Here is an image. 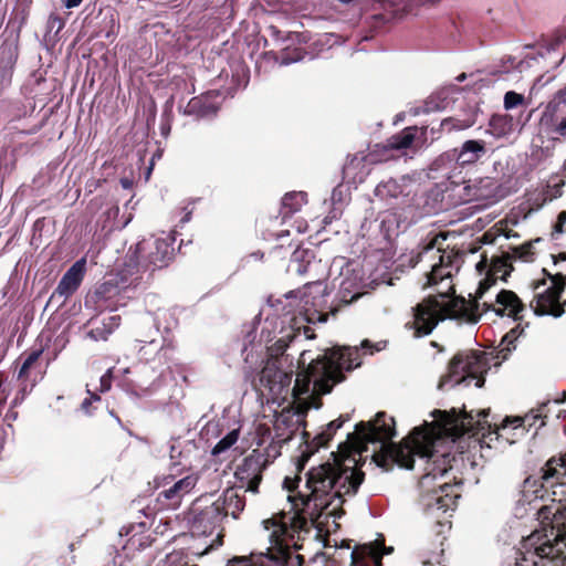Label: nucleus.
<instances>
[{
	"mask_svg": "<svg viewBox=\"0 0 566 566\" xmlns=\"http://www.w3.org/2000/svg\"><path fill=\"white\" fill-rule=\"evenodd\" d=\"M49 23L54 27L55 23L59 24V29H61L63 25H64V21L62 18H60L59 15L56 14H51L50 18H49Z\"/></svg>",
	"mask_w": 566,
	"mask_h": 566,
	"instance_id": "57",
	"label": "nucleus"
},
{
	"mask_svg": "<svg viewBox=\"0 0 566 566\" xmlns=\"http://www.w3.org/2000/svg\"><path fill=\"white\" fill-rule=\"evenodd\" d=\"M312 253L308 250L297 249L293 252L291 258V263L295 264V271L298 274H304L307 272V266L310 262L307 258H310Z\"/></svg>",
	"mask_w": 566,
	"mask_h": 566,
	"instance_id": "43",
	"label": "nucleus"
},
{
	"mask_svg": "<svg viewBox=\"0 0 566 566\" xmlns=\"http://www.w3.org/2000/svg\"><path fill=\"white\" fill-rule=\"evenodd\" d=\"M566 223V211L563 210L557 216V221L554 226V232L556 233H563L564 232V224Z\"/></svg>",
	"mask_w": 566,
	"mask_h": 566,
	"instance_id": "53",
	"label": "nucleus"
},
{
	"mask_svg": "<svg viewBox=\"0 0 566 566\" xmlns=\"http://www.w3.org/2000/svg\"><path fill=\"white\" fill-rule=\"evenodd\" d=\"M82 1L83 0H63V3L66 8L71 9V8L78 7Z\"/></svg>",
	"mask_w": 566,
	"mask_h": 566,
	"instance_id": "62",
	"label": "nucleus"
},
{
	"mask_svg": "<svg viewBox=\"0 0 566 566\" xmlns=\"http://www.w3.org/2000/svg\"><path fill=\"white\" fill-rule=\"evenodd\" d=\"M516 329L506 333L499 347L492 352L467 350L457 353L448 365V373L441 377L439 388L448 384L460 385L469 379H475V386L482 387L485 382L484 374L491 366L499 367L507 360L511 353L516 348Z\"/></svg>",
	"mask_w": 566,
	"mask_h": 566,
	"instance_id": "5",
	"label": "nucleus"
},
{
	"mask_svg": "<svg viewBox=\"0 0 566 566\" xmlns=\"http://www.w3.org/2000/svg\"><path fill=\"white\" fill-rule=\"evenodd\" d=\"M392 547L385 545L384 536L374 542L359 545L350 553V566H381L382 556L391 554Z\"/></svg>",
	"mask_w": 566,
	"mask_h": 566,
	"instance_id": "19",
	"label": "nucleus"
},
{
	"mask_svg": "<svg viewBox=\"0 0 566 566\" xmlns=\"http://www.w3.org/2000/svg\"><path fill=\"white\" fill-rule=\"evenodd\" d=\"M547 406L548 403H543L538 408L531 410L524 417H515L512 420L510 418H506L503 421L502 429H505L509 423H514V428L523 427L527 429V431L531 430L532 428H535L534 434H536L537 430L546 424Z\"/></svg>",
	"mask_w": 566,
	"mask_h": 566,
	"instance_id": "30",
	"label": "nucleus"
},
{
	"mask_svg": "<svg viewBox=\"0 0 566 566\" xmlns=\"http://www.w3.org/2000/svg\"><path fill=\"white\" fill-rule=\"evenodd\" d=\"M293 373L284 371L275 366H265L259 375L261 390H268L273 397L282 396L289 391Z\"/></svg>",
	"mask_w": 566,
	"mask_h": 566,
	"instance_id": "23",
	"label": "nucleus"
},
{
	"mask_svg": "<svg viewBox=\"0 0 566 566\" xmlns=\"http://www.w3.org/2000/svg\"><path fill=\"white\" fill-rule=\"evenodd\" d=\"M349 413L340 415L337 419L327 423L325 429L318 434H316L312 440H308L310 434L306 431L303 432V436L305 438V446L296 460L297 474L295 475L294 479H284V486L290 492L294 491L297 488L301 481L300 473L304 470L311 457L314 453H316L321 448L327 447L328 442L333 439L336 431L340 429L345 422L349 421Z\"/></svg>",
	"mask_w": 566,
	"mask_h": 566,
	"instance_id": "8",
	"label": "nucleus"
},
{
	"mask_svg": "<svg viewBox=\"0 0 566 566\" xmlns=\"http://www.w3.org/2000/svg\"><path fill=\"white\" fill-rule=\"evenodd\" d=\"M133 274L126 271V268L124 269V273H127L132 276V279L128 281V279H125V282H128L129 285H137L139 281L142 280L140 273L136 272V269H133Z\"/></svg>",
	"mask_w": 566,
	"mask_h": 566,
	"instance_id": "55",
	"label": "nucleus"
},
{
	"mask_svg": "<svg viewBox=\"0 0 566 566\" xmlns=\"http://www.w3.org/2000/svg\"><path fill=\"white\" fill-rule=\"evenodd\" d=\"M329 293L323 281L306 283L298 304V313L307 323H324L329 315L335 316L339 306L328 304Z\"/></svg>",
	"mask_w": 566,
	"mask_h": 566,
	"instance_id": "7",
	"label": "nucleus"
},
{
	"mask_svg": "<svg viewBox=\"0 0 566 566\" xmlns=\"http://www.w3.org/2000/svg\"><path fill=\"white\" fill-rule=\"evenodd\" d=\"M239 439L238 430L230 431L226 437L218 441V443L212 448L211 454L213 457H219L223 452L228 451Z\"/></svg>",
	"mask_w": 566,
	"mask_h": 566,
	"instance_id": "42",
	"label": "nucleus"
},
{
	"mask_svg": "<svg viewBox=\"0 0 566 566\" xmlns=\"http://www.w3.org/2000/svg\"><path fill=\"white\" fill-rule=\"evenodd\" d=\"M130 510L142 513L146 518H154L158 512L167 509L159 503L158 496L155 500L150 496H143L132 502Z\"/></svg>",
	"mask_w": 566,
	"mask_h": 566,
	"instance_id": "34",
	"label": "nucleus"
},
{
	"mask_svg": "<svg viewBox=\"0 0 566 566\" xmlns=\"http://www.w3.org/2000/svg\"><path fill=\"white\" fill-rule=\"evenodd\" d=\"M18 417V412L13 410V407L6 415L7 420H15Z\"/></svg>",
	"mask_w": 566,
	"mask_h": 566,
	"instance_id": "64",
	"label": "nucleus"
},
{
	"mask_svg": "<svg viewBox=\"0 0 566 566\" xmlns=\"http://www.w3.org/2000/svg\"><path fill=\"white\" fill-rule=\"evenodd\" d=\"M489 266H490V265L488 264V259H486V256H483V258L481 259V261H479V262H478V264H476V270H478L480 273H482L483 271H485L486 269H489Z\"/></svg>",
	"mask_w": 566,
	"mask_h": 566,
	"instance_id": "58",
	"label": "nucleus"
},
{
	"mask_svg": "<svg viewBox=\"0 0 566 566\" xmlns=\"http://www.w3.org/2000/svg\"><path fill=\"white\" fill-rule=\"evenodd\" d=\"M307 350H303L300 358L301 370L296 374L295 384L292 388V397L295 403V413L305 417L312 403L303 399L304 395L311 392L313 386L312 398L317 403L315 408L322 405L321 396L329 394L334 386L345 380L344 370L350 371L360 366L359 352L357 347L350 346H333L326 348L323 355L305 366Z\"/></svg>",
	"mask_w": 566,
	"mask_h": 566,
	"instance_id": "3",
	"label": "nucleus"
},
{
	"mask_svg": "<svg viewBox=\"0 0 566 566\" xmlns=\"http://www.w3.org/2000/svg\"><path fill=\"white\" fill-rule=\"evenodd\" d=\"M197 482L196 474H189L178 481H174L171 475L165 476L164 490L157 494L159 503H163L167 510H177L181 505L182 499L195 489Z\"/></svg>",
	"mask_w": 566,
	"mask_h": 566,
	"instance_id": "14",
	"label": "nucleus"
},
{
	"mask_svg": "<svg viewBox=\"0 0 566 566\" xmlns=\"http://www.w3.org/2000/svg\"><path fill=\"white\" fill-rule=\"evenodd\" d=\"M413 321L406 324L407 328L413 329L415 337L430 335L439 322L443 321L440 311V301L437 296H428L418 303L413 308Z\"/></svg>",
	"mask_w": 566,
	"mask_h": 566,
	"instance_id": "10",
	"label": "nucleus"
},
{
	"mask_svg": "<svg viewBox=\"0 0 566 566\" xmlns=\"http://www.w3.org/2000/svg\"><path fill=\"white\" fill-rule=\"evenodd\" d=\"M554 263L564 262L566 261V252H560L557 255H553Z\"/></svg>",
	"mask_w": 566,
	"mask_h": 566,
	"instance_id": "63",
	"label": "nucleus"
},
{
	"mask_svg": "<svg viewBox=\"0 0 566 566\" xmlns=\"http://www.w3.org/2000/svg\"><path fill=\"white\" fill-rule=\"evenodd\" d=\"M543 279L535 280L531 283V287L533 291H538L542 286L546 285V281L549 280L552 282V285H554V274H552L547 269H542Z\"/></svg>",
	"mask_w": 566,
	"mask_h": 566,
	"instance_id": "49",
	"label": "nucleus"
},
{
	"mask_svg": "<svg viewBox=\"0 0 566 566\" xmlns=\"http://www.w3.org/2000/svg\"><path fill=\"white\" fill-rule=\"evenodd\" d=\"M549 484L566 486V451L551 457L541 469L539 478L527 476L523 482V489L526 492L530 491V488L541 486L543 489V485Z\"/></svg>",
	"mask_w": 566,
	"mask_h": 566,
	"instance_id": "16",
	"label": "nucleus"
},
{
	"mask_svg": "<svg viewBox=\"0 0 566 566\" xmlns=\"http://www.w3.org/2000/svg\"><path fill=\"white\" fill-rule=\"evenodd\" d=\"M303 334L307 339H314L316 337L314 329L310 326H303Z\"/></svg>",
	"mask_w": 566,
	"mask_h": 566,
	"instance_id": "59",
	"label": "nucleus"
},
{
	"mask_svg": "<svg viewBox=\"0 0 566 566\" xmlns=\"http://www.w3.org/2000/svg\"><path fill=\"white\" fill-rule=\"evenodd\" d=\"M541 239H536L534 241H527L518 247L511 248L510 256L511 260H521L523 262H533L535 252H534V242H538Z\"/></svg>",
	"mask_w": 566,
	"mask_h": 566,
	"instance_id": "41",
	"label": "nucleus"
},
{
	"mask_svg": "<svg viewBox=\"0 0 566 566\" xmlns=\"http://www.w3.org/2000/svg\"><path fill=\"white\" fill-rule=\"evenodd\" d=\"M305 53L306 52L302 48L286 46L281 51V65H289L291 63L298 62L304 57Z\"/></svg>",
	"mask_w": 566,
	"mask_h": 566,
	"instance_id": "44",
	"label": "nucleus"
},
{
	"mask_svg": "<svg viewBox=\"0 0 566 566\" xmlns=\"http://www.w3.org/2000/svg\"><path fill=\"white\" fill-rule=\"evenodd\" d=\"M497 188V182L492 177L468 178L465 185L451 196L454 198V205L470 201H483L489 205L496 201Z\"/></svg>",
	"mask_w": 566,
	"mask_h": 566,
	"instance_id": "12",
	"label": "nucleus"
},
{
	"mask_svg": "<svg viewBox=\"0 0 566 566\" xmlns=\"http://www.w3.org/2000/svg\"><path fill=\"white\" fill-rule=\"evenodd\" d=\"M465 166L452 158L447 151L437 157L430 166L432 178H443L444 192L454 191L455 193L463 187L468 180Z\"/></svg>",
	"mask_w": 566,
	"mask_h": 566,
	"instance_id": "11",
	"label": "nucleus"
},
{
	"mask_svg": "<svg viewBox=\"0 0 566 566\" xmlns=\"http://www.w3.org/2000/svg\"><path fill=\"white\" fill-rule=\"evenodd\" d=\"M563 294V286L554 285L548 286L542 292H536L534 295L535 306L533 312L537 316H553L560 317L564 314V304L560 302Z\"/></svg>",
	"mask_w": 566,
	"mask_h": 566,
	"instance_id": "20",
	"label": "nucleus"
},
{
	"mask_svg": "<svg viewBox=\"0 0 566 566\" xmlns=\"http://www.w3.org/2000/svg\"><path fill=\"white\" fill-rule=\"evenodd\" d=\"M488 415L489 411L483 410L479 413L483 419L474 421L472 415L467 411L458 413L455 409L450 411L436 409L432 412V416L444 430H453L458 434L471 433L473 436L479 433V427L483 428V423L488 422Z\"/></svg>",
	"mask_w": 566,
	"mask_h": 566,
	"instance_id": "13",
	"label": "nucleus"
},
{
	"mask_svg": "<svg viewBox=\"0 0 566 566\" xmlns=\"http://www.w3.org/2000/svg\"><path fill=\"white\" fill-rule=\"evenodd\" d=\"M428 127L408 126L389 137L384 146L385 150H402L420 148L427 143Z\"/></svg>",
	"mask_w": 566,
	"mask_h": 566,
	"instance_id": "22",
	"label": "nucleus"
},
{
	"mask_svg": "<svg viewBox=\"0 0 566 566\" xmlns=\"http://www.w3.org/2000/svg\"><path fill=\"white\" fill-rule=\"evenodd\" d=\"M269 35L274 40H284L283 32L276 25L268 27Z\"/></svg>",
	"mask_w": 566,
	"mask_h": 566,
	"instance_id": "54",
	"label": "nucleus"
},
{
	"mask_svg": "<svg viewBox=\"0 0 566 566\" xmlns=\"http://www.w3.org/2000/svg\"><path fill=\"white\" fill-rule=\"evenodd\" d=\"M514 117L510 114H494L489 122L490 132L495 137H504L515 128Z\"/></svg>",
	"mask_w": 566,
	"mask_h": 566,
	"instance_id": "33",
	"label": "nucleus"
},
{
	"mask_svg": "<svg viewBox=\"0 0 566 566\" xmlns=\"http://www.w3.org/2000/svg\"><path fill=\"white\" fill-rule=\"evenodd\" d=\"M480 303L474 297L472 301H467L463 296H452L447 302H440L441 317L443 321L461 319L467 323L475 324L479 322L482 313L479 311Z\"/></svg>",
	"mask_w": 566,
	"mask_h": 566,
	"instance_id": "18",
	"label": "nucleus"
},
{
	"mask_svg": "<svg viewBox=\"0 0 566 566\" xmlns=\"http://www.w3.org/2000/svg\"><path fill=\"white\" fill-rule=\"evenodd\" d=\"M92 403H93V402L91 401V399L85 398V399L83 400L82 405H81L82 410H83L85 413L91 415V406H92Z\"/></svg>",
	"mask_w": 566,
	"mask_h": 566,
	"instance_id": "60",
	"label": "nucleus"
},
{
	"mask_svg": "<svg viewBox=\"0 0 566 566\" xmlns=\"http://www.w3.org/2000/svg\"><path fill=\"white\" fill-rule=\"evenodd\" d=\"M120 292L118 282L116 279H109L99 285L94 291V297L96 301H107L117 296Z\"/></svg>",
	"mask_w": 566,
	"mask_h": 566,
	"instance_id": "40",
	"label": "nucleus"
},
{
	"mask_svg": "<svg viewBox=\"0 0 566 566\" xmlns=\"http://www.w3.org/2000/svg\"><path fill=\"white\" fill-rule=\"evenodd\" d=\"M18 60L17 49L10 44L0 48V71L2 74L11 73Z\"/></svg>",
	"mask_w": 566,
	"mask_h": 566,
	"instance_id": "39",
	"label": "nucleus"
},
{
	"mask_svg": "<svg viewBox=\"0 0 566 566\" xmlns=\"http://www.w3.org/2000/svg\"><path fill=\"white\" fill-rule=\"evenodd\" d=\"M497 277L490 271H486L485 277L479 283L475 292V298L479 301L497 282Z\"/></svg>",
	"mask_w": 566,
	"mask_h": 566,
	"instance_id": "46",
	"label": "nucleus"
},
{
	"mask_svg": "<svg viewBox=\"0 0 566 566\" xmlns=\"http://www.w3.org/2000/svg\"><path fill=\"white\" fill-rule=\"evenodd\" d=\"M535 497H549L552 503L537 511V518L546 541L537 544L535 534L524 543L526 553L517 558L536 563V566H566V486L564 484L531 488Z\"/></svg>",
	"mask_w": 566,
	"mask_h": 566,
	"instance_id": "4",
	"label": "nucleus"
},
{
	"mask_svg": "<svg viewBox=\"0 0 566 566\" xmlns=\"http://www.w3.org/2000/svg\"><path fill=\"white\" fill-rule=\"evenodd\" d=\"M349 413L340 415L337 419L327 423L325 429L318 434H316L312 440H308L310 434L306 431L303 432V436L305 438V446L296 460L297 474L295 475L294 479H284V486L290 492L294 491L297 488L301 481L300 473L304 470L311 457L314 453H316L321 448L327 447L328 442L333 439L336 431L340 429L345 422L349 421Z\"/></svg>",
	"mask_w": 566,
	"mask_h": 566,
	"instance_id": "9",
	"label": "nucleus"
},
{
	"mask_svg": "<svg viewBox=\"0 0 566 566\" xmlns=\"http://www.w3.org/2000/svg\"><path fill=\"white\" fill-rule=\"evenodd\" d=\"M119 323L120 316H111L107 319L103 321L102 325L92 328L88 335L94 340H107L109 335L114 332V329L119 326Z\"/></svg>",
	"mask_w": 566,
	"mask_h": 566,
	"instance_id": "37",
	"label": "nucleus"
},
{
	"mask_svg": "<svg viewBox=\"0 0 566 566\" xmlns=\"http://www.w3.org/2000/svg\"><path fill=\"white\" fill-rule=\"evenodd\" d=\"M472 125H473L472 120H461V119H455V118L450 117V118L443 119L440 124V127L441 128L447 127L449 130H452V129L461 130V129L469 128Z\"/></svg>",
	"mask_w": 566,
	"mask_h": 566,
	"instance_id": "47",
	"label": "nucleus"
},
{
	"mask_svg": "<svg viewBox=\"0 0 566 566\" xmlns=\"http://www.w3.org/2000/svg\"><path fill=\"white\" fill-rule=\"evenodd\" d=\"M223 518L214 503L205 506L203 509L193 511L191 518V531L197 535H211L217 528L221 526Z\"/></svg>",
	"mask_w": 566,
	"mask_h": 566,
	"instance_id": "25",
	"label": "nucleus"
},
{
	"mask_svg": "<svg viewBox=\"0 0 566 566\" xmlns=\"http://www.w3.org/2000/svg\"><path fill=\"white\" fill-rule=\"evenodd\" d=\"M524 103V96L514 91H509L504 95V107L505 109H512Z\"/></svg>",
	"mask_w": 566,
	"mask_h": 566,
	"instance_id": "48",
	"label": "nucleus"
},
{
	"mask_svg": "<svg viewBox=\"0 0 566 566\" xmlns=\"http://www.w3.org/2000/svg\"><path fill=\"white\" fill-rule=\"evenodd\" d=\"M497 305L495 314L500 317L507 316L514 321L522 319V313L525 311V304L517 296V294L511 290H501L495 298Z\"/></svg>",
	"mask_w": 566,
	"mask_h": 566,
	"instance_id": "28",
	"label": "nucleus"
},
{
	"mask_svg": "<svg viewBox=\"0 0 566 566\" xmlns=\"http://www.w3.org/2000/svg\"><path fill=\"white\" fill-rule=\"evenodd\" d=\"M554 283L557 284V286H563V292L565 291L566 289V275L563 274V273H556L554 274Z\"/></svg>",
	"mask_w": 566,
	"mask_h": 566,
	"instance_id": "56",
	"label": "nucleus"
},
{
	"mask_svg": "<svg viewBox=\"0 0 566 566\" xmlns=\"http://www.w3.org/2000/svg\"><path fill=\"white\" fill-rule=\"evenodd\" d=\"M402 193V188L395 179L381 181L375 189V196L381 200L398 198Z\"/></svg>",
	"mask_w": 566,
	"mask_h": 566,
	"instance_id": "38",
	"label": "nucleus"
},
{
	"mask_svg": "<svg viewBox=\"0 0 566 566\" xmlns=\"http://www.w3.org/2000/svg\"><path fill=\"white\" fill-rule=\"evenodd\" d=\"M245 490L241 491L235 486L227 488L221 495L213 502L218 505L222 518L231 516L238 520L245 507Z\"/></svg>",
	"mask_w": 566,
	"mask_h": 566,
	"instance_id": "26",
	"label": "nucleus"
},
{
	"mask_svg": "<svg viewBox=\"0 0 566 566\" xmlns=\"http://www.w3.org/2000/svg\"><path fill=\"white\" fill-rule=\"evenodd\" d=\"M272 542L275 544L279 556H272L270 554H250L249 556H234L231 558L227 566H270L272 562L276 565H283L287 563L291 557V548H289L286 556L282 552L281 547L274 542L272 537Z\"/></svg>",
	"mask_w": 566,
	"mask_h": 566,
	"instance_id": "29",
	"label": "nucleus"
},
{
	"mask_svg": "<svg viewBox=\"0 0 566 566\" xmlns=\"http://www.w3.org/2000/svg\"><path fill=\"white\" fill-rule=\"evenodd\" d=\"M541 125L557 137H566V87L559 90L546 105Z\"/></svg>",
	"mask_w": 566,
	"mask_h": 566,
	"instance_id": "15",
	"label": "nucleus"
},
{
	"mask_svg": "<svg viewBox=\"0 0 566 566\" xmlns=\"http://www.w3.org/2000/svg\"><path fill=\"white\" fill-rule=\"evenodd\" d=\"M452 276L451 270L446 269L442 265L434 264L428 274V285H436L444 279H450Z\"/></svg>",
	"mask_w": 566,
	"mask_h": 566,
	"instance_id": "45",
	"label": "nucleus"
},
{
	"mask_svg": "<svg viewBox=\"0 0 566 566\" xmlns=\"http://www.w3.org/2000/svg\"><path fill=\"white\" fill-rule=\"evenodd\" d=\"M20 386L21 387H20L19 391L17 392L14 399L12 400L13 407L21 403L24 400V398L27 397V395L33 389V388H31L30 382L20 381Z\"/></svg>",
	"mask_w": 566,
	"mask_h": 566,
	"instance_id": "50",
	"label": "nucleus"
},
{
	"mask_svg": "<svg viewBox=\"0 0 566 566\" xmlns=\"http://www.w3.org/2000/svg\"><path fill=\"white\" fill-rule=\"evenodd\" d=\"M305 201V193L303 192H287L282 198V211L283 219L291 217L293 213L298 211Z\"/></svg>",
	"mask_w": 566,
	"mask_h": 566,
	"instance_id": "36",
	"label": "nucleus"
},
{
	"mask_svg": "<svg viewBox=\"0 0 566 566\" xmlns=\"http://www.w3.org/2000/svg\"><path fill=\"white\" fill-rule=\"evenodd\" d=\"M42 354H43V348H39V349L32 350L27 356V358L22 363V365L19 369V373H18L19 381L30 382L31 388H33L36 385L39 378L35 374L33 375V373L34 371H38L39 374L41 373L39 359L42 356Z\"/></svg>",
	"mask_w": 566,
	"mask_h": 566,
	"instance_id": "31",
	"label": "nucleus"
},
{
	"mask_svg": "<svg viewBox=\"0 0 566 566\" xmlns=\"http://www.w3.org/2000/svg\"><path fill=\"white\" fill-rule=\"evenodd\" d=\"M220 94L208 92L190 98L185 107V114L195 116L197 119L213 118L220 109Z\"/></svg>",
	"mask_w": 566,
	"mask_h": 566,
	"instance_id": "24",
	"label": "nucleus"
},
{
	"mask_svg": "<svg viewBox=\"0 0 566 566\" xmlns=\"http://www.w3.org/2000/svg\"><path fill=\"white\" fill-rule=\"evenodd\" d=\"M174 242L175 238L171 237L138 242L126 263V271L133 274L132 270L136 269L137 273H153L168 266L175 256Z\"/></svg>",
	"mask_w": 566,
	"mask_h": 566,
	"instance_id": "6",
	"label": "nucleus"
},
{
	"mask_svg": "<svg viewBox=\"0 0 566 566\" xmlns=\"http://www.w3.org/2000/svg\"><path fill=\"white\" fill-rule=\"evenodd\" d=\"M444 241L447 237L444 234H439L433 237L428 243H426L422 248L419 254L428 253L429 251H432L437 248V253L439 254V263L438 265H442L448 270L452 271L453 262L457 260L458 254L453 252H446L442 251V249L439 245V240Z\"/></svg>",
	"mask_w": 566,
	"mask_h": 566,
	"instance_id": "32",
	"label": "nucleus"
},
{
	"mask_svg": "<svg viewBox=\"0 0 566 566\" xmlns=\"http://www.w3.org/2000/svg\"><path fill=\"white\" fill-rule=\"evenodd\" d=\"M86 272V259L77 260L62 276L57 286L50 296L49 303L56 297L62 298L63 304L80 287Z\"/></svg>",
	"mask_w": 566,
	"mask_h": 566,
	"instance_id": "21",
	"label": "nucleus"
},
{
	"mask_svg": "<svg viewBox=\"0 0 566 566\" xmlns=\"http://www.w3.org/2000/svg\"><path fill=\"white\" fill-rule=\"evenodd\" d=\"M334 462L321 463L311 468L306 473L305 486L307 494H300L302 510L287 517L280 513L265 520L264 527H273L271 537L286 555L289 548L301 549L295 535L300 532L308 533L312 526L317 527L322 516L340 518L345 514L343 505L346 495H355L365 479V473L355 470L332 453Z\"/></svg>",
	"mask_w": 566,
	"mask_h": 566,
	"instance_id": "2",
	"label": "nucleus"
},
{
	"mask_svg": "<svg viewBox=\"0 0 566 566\" xmlns=\"http://www.w3.org/2000/svg\"><path fill=\"white\" fill-rule=\"evenodd\" d=\"M488 271H490L499 280L506 281L507 276H510L511 272L513 271L510 253L507 252L501 256L493 258Z\"/></svg>",
	"mask_w": 566,
	"mask_h": 566,
	"instance_id": "35",
	"label": "nucleus"
},
{
	"mask_svg": "<svg viewBox=\"0 0 566 566\" xmlns=\"http://www.w3.org/2000/svg\"><path fill=\"white\" fill-rule=\"evenodd\" d=\"M261 59L266 61V62H269V63L280 64L281 65V52L277 53L275 51H268V52H264L261 55Z\"/></svg>",
	"mask_w": 566,
	"mask_h": 566,
	"instance_id": "52",
	"label": "nucleus"
},
{
	"mask_svg": "<svg viewBox=\"0 0 566 566\" xmlns=\"http://www.w3.org/2000/svg\"><path fill=\"white\" fill-rule=\"evenodd\" d=\"M496 307H497L496 304L484 302L482 304V313H486L489 311H492L495 313Z\"/></svg>",
	"mask_w": 566,
	"mask_h": 566,
	"instance_id": "61",
	"label": "nucleus"
},
{
	"mask_svg": "<svg viewBox=\"0 0 566 566\" xmlns=\"http://www.w3.org/2000/svg\"><path fill=\"white\" fill-rule=\"evenodd\" d=\"M447 153L465 167H471L486 156L488 147L483 139H468L460 147L450 149Z\"/></svg>",
	"mask_w": 566,
	"mask_h": 566,
	"instance_id": "27",
	"label": "nucleus"
},
{
	"mask_svg": "<svg viewBox=\"0 0 566 566\" xmlns=\"http://www.w3.org/2000/svg\"><path fill=\"white\" fill-rule=\"evenodd\" d=\"M395 436V419L379 411L373 421L358 422L355 432L348 433L344 447L361 454L367 449V443H381L379 451L374 453L373 461L385 471H389L394 464L411 470L415 455L427 458V472L421 476L419 486L427 497V506L434 502L438 509L447 511L453 503V496L450 494L453 485L443 479L452 469L451 462L454 457L450 453H437L434 432L429 423L413 428L400 443L391 442Z\"/></svg>",
	"mask_w": 566,
	"mask_h": 566,
	"instance_id": "1",
	"label": "nucleus"
},
{
	"mask_svg": "<svg viewBox=\"0 0 566 566\" xmlns=\"http://www.w3.org/2000/svg\"><path fill=\"white\" fill-rule=\"evenodd\" d=\"M265 467L266 459L264 454L258 450H253L252 453L247 455L237 467L234 476L242 484L241 488L245 485V491L256 493Z\"/></svg>",
	"mask_w": 566,
	"mask_h": 566,
	"instance_id": "17",
	"label": "nucleus"
},
{
	"mask_svg": "<svg viewBox=\"0 0 566 566\" xmlns=\"http://www.w3.org/2000/svg\"><path fill=\"white\" fill-rule=\"evenodd\" d=\"M112 378H113L112 370L108 369L99 379V391L101 392H106L111 389Z\"/></svg>",
	"mask_w": 566,
	"mask_h": 566,
	"instance_id": "51",
	"label": "nucleus"
}]
</instances>
